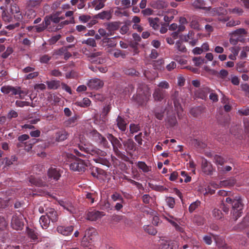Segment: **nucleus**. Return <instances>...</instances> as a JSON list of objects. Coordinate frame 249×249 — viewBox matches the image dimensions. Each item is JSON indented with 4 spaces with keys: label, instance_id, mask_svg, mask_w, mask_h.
Instances as JSON below:
<instances>
[{
    "label": "nucleus",
    "instance_id": "obj_1",
    "mask_svg": "<svg viewBox=\"0 0 249 249\" xmlns=\"http://www.w3.org/2000/svg\"><path fill=\"white\" fill-rule=\"evenodd\" d=\"M225 201L229 204L232 205V210L231 214L232 218L236 221L238 217L241 216L243 205L240 196H236L233 199L231 197H227Z\"/></svg>",
    "mask_w": 249,
    "mask_h": 249
},
{
    "label": "nucleus",
    "instance_id": "obj_2",
    "mask_svg": "<svg viewBox=\"0 0 249 249\" xmlns=\"http://www.w3.org/2000/svg\"><path fill=\"white\" fill-rule=\"evenodd\" d=\"M137 92V95L133 98L140 105L144 104L151 95L150 89L145 85H142V87H139Z\"/></svg>",
    "mask_w": 249,
    "mask_h": 249
},
{
    "label": "nucleus",
    "instance_id": "obj_3",
    "mask_svg": "<svg viewBox=\"0 0 249 249\" xmlns=\"http://www.w3.org/2000/svg\"><path fill=\"white\" fill-rule=\"evenodd\" d=\"M107 137L112 144L113 150L115 154L118 158L123 159L124 155L119 150V148H121L122 146V143L120 141L111 134H107Z\"/></svg>",
    "mask_w": 249,
    "mask_h": 249
},
{
    "label": "nucleus",
    "instance_id": "obj_4",
    "mask_svg": "<svg viewBox=\"0 0 249 249\" xmlns=\"http://www.w3.org/2000/svg\"><path fill=\"white\" fill-rule=\"evenodd\" d=\"M87 166V162L80 159H76L70 164L71 170L81 172L85 171Z\"/></svg>",
    "mask_w": 249,
    "mask_h": 249
},
{
    "label": "nucleus",
    "instance_id": "obj_5",
    "mask_svg": "<svg viewBox=\"0 0 249 249\" xmlns=\"http://www.w3.org/2000/svg\"><path fill=\"white\" fill-rule=\"evenodd\" d=\"M24 216L21 214H16L12 216L11 220V226L16 230H21L24 225L23 223Z\"/></svg>",
    "mask_w": 249,
    "mask_h": 249
},
{
    "label": "nucleus",
    "instance_id": "obj_6",
    "mask_svg": "<svg viewBox=\"0 0 249 249\" xmlns=\"http://www.w3.org/2000/svg\"><path fill=\"white\" fill-rule=\"evenodd\" d=\"M178 95V92L175 91L174 94L172 95V98L174 102V107L178 114V118L182 117L183 115L182 108L179 103V101L177 99Z\"/></svg>",
    "mask_w": 249,
    "mask_h": 249
},
{
    "label": "nucleus",
    "instance_id": "obj_7",
    "mask_svg": "<svg viewBox=\"0 0 249 249\" xmlns=\"http://www.w3.org/2000/svg\"><path fill=\"white\" fill-rule=\"evenodd\" d=\"M166 95L165 90L160 88H155L153 93V98L155 101L161 102Z\"/></svg>",
    "mask_w": 249,
    "mask_h": 249
},
{
    "label": "nucleus",
    "instance_id": "obj_8",
    "mask_svg": "<svg viewBox=\"0 0 249 249\" xmlns=\"http://www.w3.org/2000/svg\"><path fill=\"white\" fill-rule=\"evenodd\" d=\"M104 85V82L98 78H93L89 81L88 86L91 89H98Z\"/></svg>",
    "mask_w": 249,
    "mask_h": 249
},
{
    "label": "nucleus",
    "instance_id": "obj_9",
    "mask_svg": "<svg viewBox=\"0 0 249 249\" xmlns=\"http://www.w3.org/2000/svg\"><path fill=\"white\" fill-rule=\"evenodd\" d=\"M106 30L107 31V36H112L114 32L119 28V24L117 22L106 23L104 24Z\"/></svg>",
    "mask_w": 249,
    "mask_h": 249
},
{
    "label": "nucleus",
    "instance_id": "obj_10",
    "mask_svg": "<svg viewBox=\"0 0 249 249\" xmlns=\"http://www.w3.org/2000/svg\"><path fill=\"white\" fill-rule=\"evenodd\" d=\"M104 215H105L104 212L93 210L88 212L87 219L90 221H96Z\"/></svg>",
    "mask_w": 249,
    "mask_h": 249
},
{
    "label": "nucleus",
    "instance_id": "obj_11",
    "mask_svg": "<svg viewBox=\"0 0 249 249\" xmlns=\"http://www.w3.org/2000/svg\"><path fill=\"white\" fill-rule=\"evenodd\" d=\"M149 5L154 9H164L168 7V3L161 0H152L149 3Z\"/></svg>",
    "mask_w": 249,
    "mask_h": 249
},
{
    "label": "nucleus",
    "instance_id": "obj_12",
    "mask_svg": "<svg viewBox=\"0 0 249 249\" xmlns=\"http://www.w3.org/2000/svg\"><path fill=\"white\" fill-rule=\"evenodd\" d=\"M60 176L59 171L57 169L53 167L49 169L48 171L49 181H51L52 179L57 180L59 179Z\"/></svg>",
    "mask_w": 249,
    "mask_h": 249
},
{
    "label": "nucleus",
    "instance_id": "obj_13",
    "mask_svg": "<svg viewBox=\"0 0 249 249\" xmlns=\"http://www.w3.org/2000/svg\"><path fill=\"white\" fill-rule=\"evenodd\" d=\"M73 231V226L71 225L67 227L63 226H58L57 227V231L59 233H60L65 236H68L71 234Z\"/></svg>",
    "mask_w": 249,
    "mask_h": 249
},
{
    "label": "nucleus",
    "instance_id": "obj_14",
    "mask_svg": "<svg viewBox=\"0 0 249 249\" xmlns=\"http://www.w3.org/2000/svg\"><path fill=\"white\" fill-rule=\"evenodd\" d=\"M46 215L52 222H56L58 219L57 212L53 208H48L46 210Z\"/></svg>",
    "mask_w": 249,
    "mask_h": 249
},
{
    "label": "nucleus",
    "instance_id": "obj_15",
    "mask_svg": "<svg viewBox=\"0 0 249 249\" xmlns=\"http://www.w3.org/2000/svg\"><path fill=\"white\" fill-rule=\"evenodd\" d=\"M69 133L65 130H60L55 133V140L57 142L63 141L67 139Z\"/></svg>",
    "mask_w": 249,
    "mask_h": 249
},
{
    "label": "nucleus",
    "instance_id": "obj_16",
    "mask_svg": "<svg viewBox=\"0 0 249 249\" xmlns=\"http://www.w3.org/2000/svg\"><path fill=\"white\" fill-rule=\"evenodd\" d=\"M209 92L210 89L209 88L203 87L196 90V94L198 98L202 99H205Z\"/></svg>",
    "mask_w": 249,
    "mask_h": 249
},
{
    "label": "nucleus",
    "instance_id": "obj_17",
    "mask_svg": "<svg viewBox=\"0 0 249 249\" xmlns=\"http://www.w3.org/2000/svg\"><path fill=\"white\" fill-rule=\"evenodd\" d=\"M60 205L70 213L74 214L76 213V210L70 202H67L63 201L59 202Z\"/></svg>",
    "mask_w": 249,
    "mask_h": 249
},
{
    "label": "nucleus",
    "instance_id": "obj_18",
    "mask_svg": "<svg viewBox=\"0 0 249 249\" xmlns=\"http://www.w3.org/2000/svg\"><path fill=\"white\" fill-rule=\"evenodd\" d=\"M102 44L108 47H114L117 45V42L115 40V37H105L101 40Z\"/></svg>",
    "mask_w": 249,
    "mask_h": 249
},
{
    "label": "nucleus",
    "instance_id": "obj_19",
    "mask_svg": "<svg viewBox=\"0 0 249 249\" xmlns=\"http://www.w3.org/2000/svg\"><path fill=\"white\" fill-rule=\"evenodd\" d=\"M1 91L4 94H8L11 93L13 95H16L18 93H19V91L12 86H5L1 88Z\"/></svg>",
    "mask_w": 249,
    "mask_h": 249
},
{
    "label": "nucleus",
    "instance_id": "obj_20",
    "mask_svg": "<svg viewBox=\"0 0 249 249\" xmlns=\"http://www.w3.org/2000/svg\"><path fill=\"white\" fill-rule=\"evenodd\" d=\"M123 144L125 147V151L128 153L129 151H135L136 143L132 139H128L123 142Z\"/></svg>",
    "mask_w": 249,
    "mask_h": 249
},
{
    "label": "nucleus",
    "instance_id": "obj_21",
    "mask_svg": "<svg viewBox=\"0 0 249 249\" xmlns=\"http://www.w3.org/2000/svg\"><path fill=\"white\" fill-rule=\"evenodd\" d=\"M202 168L203 172L207 175L211 174L213 172L212 165L206 160L202 162Z\"/></svg>",
    "mask_w": 249,
    "mask_h": 249
},
{
    "label": "nucleus",
    "instance_id": "obj_22",
    "mask_svg": "<svg viewBox=\"0 0 249 249\" xmlns=\"http://www.w3.org/2000/svg\"><path fill=\"white\" fill-rule=\"evenodd\" d=\"M50 220L46 215H42L39 219V223L41 227L44 229H46L50 224Z\"/></svg>",
    "mask_w": 249,
    "mask_h": 249
},
{
    "label": "nucleus",
    "instance_id": "obj_23",
    "mask_svg": "<svg viewBox=\"0 0 249 249\" xmlns=\"http://www.w3.org/2000/svg\"><path fill=\"white\" fill-rule=\"evenodd\" d=\"M117 124L121 130L123 131L125 130L126 122L122 117L118 116L117 119Z\"/></svg>",
    "mask_w": 249,
    "mask_h": 249
},
{
    "label": "nucleus",
    "instance_id": "obj_24",
    "mask_svg": "<svg viewBox=\"0 0 249 249\" xmlns=\"http://www.w3.org/2000/svg\"><path fill=\"white\" fill-rule=\"evenodd\" d=\"M192 6L196 9L205 8V2L203 0H195L192 2Z\"/></svg>",
    "mask_w": 249,
    "mask_h": 249
},
{
    "label": "nucleus",
    "instance_id": "obj_25",
    "mask_svg": "<svg viewBox=\"0 0 249 249\" xmlns=\"http://www.w3.org/2000/svg\"><path fill=\"white\" fill-rule=\"evenodd\" d=\"M107 0H94L92 5L96 10H100L105 6V2Z\"/></svg>",
    "mask_w": 249,
    "mask_h": 249
},
{
    "label": "nucleus",
    "instance_id": "obj_26",
    "mask_svg": "<svg viewBox=\"0 0 249 249\" xmlns=\"http://www.w3.org/2000/svg\"><path fill=\"white\" fill-rule=\"evenodd\" d=\"M29 181L31 184L39 187L45 186L46 185V183L43 182L42 180L36 178L32 176L30 178Z\"/></svg>",
    "mask_w": 249,
    "mask_h": 249
},
{
    "label": "nucleus",
    "instance_id": "obj_27",
    "mask_svg": "<svg viewBox=\"0 0 249 249\" xmlns=\"http://www.w3.org/2000/svg\"><path fill=\"white\" fill-rule=\"evenodd\" d=\"M110 109L111 107L109 105H107L103 108L102 113L101 114V118H102L103 122H105L107 120L106 116L108 113L110 111Z\"/></svg>",
    "mask_w": 249,
    "mask_h": 249
},
{
    "label": "nucleus",
    "instance_id": "obj_28",
    "mask_svg": "<svg viewBox=\"0 0 249 249\" xmlns=\"http://www.w3.org/2000/svg\"><path fill=\"white\" fill-rule=\"evenodd\" d=\"M203 108L201 107H197L192 108L190 110V113L194 117H197L203 112Z\"/></svg>",
    "mask_w": 249,
    "mask_h": 249
},
{
    "label": "nucleus",
    "instance_id": "obj_29",
    "mask_svg": "<svg viewBox=\"0 0 249 249\" xmlns=\"http://www.w3.org/2000/svg\"><path fill=\"white\" fill-rule=\"evenodd\" d=\"M159 21V19L158 18H148V21L149 22L150 26L152 27L155 30H157L159 27V25L158 24Z\"/></svg>",
    "mask_w": 249,
    "mask_h": 249
},
{
    "label": "nucleus",
    "instance_id": "obj_30",
    "mask_svg": "<svg viewBox=\"0 0 249 249\" xmlns=\"http://www.w3.org/2000/svg\"><path fill=\"white\" fill-rule=\"evenodd\" d=\"M214 162L217 165L220 166V167H222V166L227 162L226 159L219 155H215L214 157Z\"/></svg>",
    "mask_w": 249,
    "mask_h": 249
},
{
    "label": "nucleus",
    "instance_id": "obj_31",
    "mask_svg": "<svg viewBox=\"0 0 249 249\" xmlns=\"http://www.w3.org/2000/svg\"><path fill=\"white\" fill-rule=\"evenodd\" d=\"M166 121L171 126L175 125L177 123L176 117L174 114L172 115H168L166 119Z\"/></svg>",
    "mask_w": 249,
    "mask_h": 249
},
{
    "label": "nucleus",
    "instance_id": "obj_32",
    "mask_svg": "<svg viewBox=\"0 0 249 249\" xmlns=\"http://www.w3.org/2000/svg\"><path fill=\"white\" fill-rule=\"evenodd\" d=\"M91 154L92 155H97L101 157H105L106 156L107 153L106 152L101 150L97 148H93L91 149Z\"/></svg>",
    "mask_w": 249,
    "mask_h": 249
},
{
    "label": "nucleus",
    "instance_id": "obj_33",
    "mask_svg": "<svg viewBox=\"0 0 249 249\" xmlns=\"http://www.w3.org/2000/svg\"><path fill=\"white\" fill-rule=\"evenodd\" d=\"M46 84L50 89H56L59 87V82L58 81H47Z\"/></svg>",
    "mask_w": 249,
    "mask_h": 249
},
{
    "label": "nucleus",
    "instance_id": "obj_34",
    "mask_svg": "<svg viewBox=\"0 0 249 249\" xmlns=\"http://www.w3.org/2000/svg\"><path fill=\"white\" fill-rule=\"evenodd\" d=\"M155 116L158 119L161 120L163 118V114L164 109L163 108L160 109L159 108H156L154 111Z\"/></svg>",
    "mask_w": 249,
    "mask_h": 249
},
{
    "label": "nucleus",
    "instance_id": "obj_35",
    "mask_svg": "<svg viewBox=\"0 0 249 249\" xmlns=\"http://www.w3.org/2000/svg\"><path fill=\"white\" fill-rule=\"evenodd\" d=\"M76 122V117H72L69 118L64 122V124L67 127H72L75 125Z\"/></svg>",
    "mask_w": 249,
    "mask_h": 249
},
{
    "label": "nucleus",
    "instance_id": "obj_36",
    "mask_svg": "<svg viewBox=\"0 0 249 249\" xmlns=\"http://www.w3.org/2000/svg\"><path fill=\"white\" fill-rule=\"evenodd\" d=\"M137 166L144 172L147 173L150 171V168L144 162L138 161L137 163Z\"/></svg>",
    "mask_w": 249,
    "mask_h": 249
},
{
    "label": "nucleus",
    "instance_id": "obj_37",
    "mask_svg": "<svg viewBox=\"0 0 249 249\" xmlns=\"http://www.w3.org/2000/svg\"><path fill=\"white\" fill-rule=\"evenodd\" d=\"M176 47L178 51L182 53L186 52L187 51L185 45H183L182 42L179 40L176 42Z\"/></svg>",
    "mask_w": 249,
    "mask_h": 249
},
{
    "label": "nucleus",
    "instance_id": "obj_38",
    "mask_svg": "<svg viewBox=\"0 0 249 249\" xmlns=\"http://www.w3.org/2000/svg\"><path fill=\"white\" fill-rule=\"evenodd\" d=\"M36 142V140L35 139H33L29 140L25 143V150L29 151L32 148L34 144Z\"/></svg>",
    "mask_w": 249,
    "mask_h": 249
},
{
    "label": "nucleus",
    "instance_id": "obj_39",
    "mask_svg": "<svg viewBox=\"0 0 249 249\" xmlns=\"http://www.w3.org/2000/svg\"><path fill=\"white\" fill-rule=\"evenodd\" d=\"M110 17V12L107 11H104L98 14V18L102 19H109Z\"/></svg>",
    "mask_w": 249,
    "mask_h": 249
},
{
    "label": "nucleus",
    "instance_id": "obj_40",
    "mask_svg": "<svg viewBox=\"0 0 249 249\" xmlns=\"http://www.w3.org/2000/svg\"><path fill=\"white\" fill-rule=\"evenodd\" d=\"M77 105L82 107H88L90 104V101L88 98H84L82 101L77 102Z\"/></svg>",
    "mask_w": 249,
    "mask_h": 249
},
{
    "label": "nucleus",
    "instance_id": "obj_41",
    "mask_svg": "<svg viewBox=\"0 0 249 249\" xmlns=\"http://www.w3.org/2000/svg\"><path fill=\"white\" fill-rule=\"evenodd\" d=\"M82 43L83 44H86L90 46L95 47L96 46V43L95 40L94 38H89L87 40H84L82 41Z\"/></svg>",
    "mask_w": 249,
    "mask_h": 249
},
{
    "label": "nucleus",
    "instance_id": "obj_42",
    "mask_svg": "<svg viewBox=\"0 0 249 249\" xmlns=\"http://www.w3.org/2000/svg\"><path fill=\"white\" fill-rule=\"evenodd\" d=\"M200 204V202L198 200H196L195 202L192 203L189 207V210L191 213L193 212Z\"/></svg>",
    "mask_w": 249,
    "mask_h": 249
},
{
    "label": "nucleus",
    "instance_id": "obj_43",
    "mask_svg": "<svg viewBox=\"0 0 249 249\" xmlns=\"http://www.w3.org/2000/svg\"><path fill=\"white\" fill-rule=\"evenodd\" d=\"M40 2V0H29L28 2V5L31 8H34L39 6Z\"/></svg>",
    "mask_w": 249,
    "mask_h": 249
},
{
    "label": "nucleus",
    "instance_id": "obj_44",
    "mask_svg": "<svg viewBox=\"0 0 249 249\" xmlns=\"http://www.w3.org/2000/svg\"><path fill=\"white\" fill-rule=\"evenodd\" d=\"M193 61L196 66H199L204 63L205 59L201 57H196L193 59Z\"/></svg>",
    "mask_w": 249,
    "mask_h": 249
},
{
    "label": "nucleus",
    "instance_id": "obj_45",
    "mask_svg": "<svg viewBox=\"0 0 249 249\" xmlns=\"http://www.w3.org/2000/svg\"><path fill=\"white\" fill-rule=\"evenodd\" d=\"M164 63V61L162 59H160L157 61H156L153 63V66L156 69L158 70H161L163 67L162 65Z\"/></svg>",
    "mask_w": 249,
    "mask_h": 249
},
{
    "label": "nucleus",
    "instance_id": "obj_46",
    "mask_svg": "<svg viewBox=\"0 0 249 249\" xmlns=\"http://www.w3.org/2000/svg\"><path fill=\"white\" fill-rule=\"evenodd\" d=\"M31 28L32 29H33L34 30H35L36 32L38 33L44 31L46 28L42 23L35 26H33Z\"/></svg>",
    "mask_w": 249,
    "mask_h": 249
},
{
    "label": "nucleus",
    "instance_id": "obj_47",
    "mask_svg": "<svg viewBox=\"0 0 249 249\" xmlns=\"http://www.w3.org/2000/svg\"><path fill=\"white\" fill-rule=\"evenodd\" d=\"M228 10L230 13L236 14L238 15H241L243 12L242 9L238 7H235L233 9H229Z\"/></svg>",
    "mask_w": 249,
    "mask_h": 249
},
{
    "label": "nucleus",
    "instance_id": "obj_48",
    "mask_svg": "<svg viewBox=\"0 0 249 249\" xmlns=\"http://www.w3.org/2000/svg\"><path fill=\"white\" fill-rule=\"evenodd\" d=\"M158 88L161 89H168L170 88V85L168 82L166 81H162L159 83L158 85Z\"/></svg>",
    "mask_w": 249,
    "mask_h": 249
},
{
    "label": "nucleus",
    "instance_id": "obj_49",
    "mask_svg": "<svg viewBox=\"0 0 249 249\" xmlns=\"http://www.w3.org/2000/svg\"><path fill=\"white\" fill-rule=\"evenodd\" d=\"M232 169V167L230 165H226L225 167H220L218 166V171L222 173H226L230 171Z\"/></svg>",
    "mask_w": 249,
    "mask_h": 249
},
{
    "label": "nucleus",
    "instance_id": "obj_50",
    "mask_svg": "<svg viewBox=\"0 0 249 249\" xmlns=\"http://www.w3.org/2000/svg\"><path fill=\"white\" fill-rule=\"evenodd\" d=\"M144 230L149 234L155 235L157 233V231L152 226L144 227Z\"/></svg>",
    "mask_w": 249,
    "mask_h": 249
},
{
    "label": "nucleus",
    "instance_id": "obj_51",
    "mask_svg": "<svg viewBox=\"0 0 249 249\" xmlns=\"http://www.w3.org/2000/svg\"><path fill=\"white\" fill-rule=\"evenodd\" d=\"M247 34V32L244 29L240 28L237 29L232 33V36L235 37H238L240 35H243Z\"/></svg>",
    "mask_w": 249,
    "mask_h": 249
},
{
    "label": "nucleus",
    "instance_id": "obj_52",
    "mask_svg": "<svg viewBox=\"0 0 249 249\" xmlns=\"http://www.w3.org/2000/svg\"><path fill=\"white\" fill-rule=\"evenodd\" d=\"M213 214L217 219H221L222 217V213L218 209H214L213 211Z\"/></svg>",
    "mask_w": 249,
    "mask_h": 249
},
{
    "label": "nucleus",
    "instance_id": "obj_53",
    "mask_svg": "<svg viewBox=\"0 0 249 249\" xmlns=\"http://www.w3.org/2000/svg\"><path fill=\"white\" fill-rule=\"evenodd\" d=\"M66 49H68V48L67 47H62L60 49L55 51L53 53V55H64V53L66 51Z\"/></svg>",
    "mask_w": 249,
    "mask_h": 249
},
{
    "label": "nucleus",
    "instance_id": "obj_54",
    "mask_svg": "<svg viewBox=\"0 0 249 249\" xmlns=\"http://www.w3.org/2000/svg\"><path fill=\"white\" fill-rule=\"evenodd\" d=\"M194 36V32L190 31L189 32L188 34L187 35L184 36L183 39L185 42H189L190 40L193 39Z\"/></svg>",
    "mask_w": 249,
    "mask_h": 249
},
{
    "label": "nucleus",
    "instance_id": "obj_55",
    "mask_svg": "<svg viewBox=\"0 0 249 249\" xmlns=\"http://www.w3.org/2000/svg\"><path fill=\"white\" fill-rule=\"evenodd\" d=\"M113 55L116 58L121 57L122 58H124L125 57L126 53L122 52L121 50H116L115 52L114 53Z\"/></svg>",
    "mask_w": 249,
    "mask_h": 249
},
{
    "label": "nucleus",
    "instance_id": "obj_56",
    "mask_svg": "<svg viewBox=\"0 0 249 249\" xmlns=\"http://www.w3.org/2000/svg\"><path fill=\"white\" fill-rule=\"evenodd\" d=\"M140 130V127L139 125L131 124L130 125V131L131 133H136Z\"/></svg>",
    "mask_w": 249,
    "mask_h": 249
},
{
    "label": "nucleus",
    "instance_id": "obj_57",
    "mask_svg": "<svg viewBox=\"0 0 249 249\" xmlns=\"http://www.w3.org/2000/svg\"><path fill=\"white\" fill-rule=\"evenodd\" d=\"M124 73L126 74L130 75H138L139 73L135 69L132 68L125 69L124 70Z\"/></svg>",
    "mask_w": 249,
    "mask_h": 249
},
{
    "label": "nucleus",
    "instance_id": "obj_58",
    "mask_svg": "<svg viewBox=\"0 0 249 249\" xmlns=\"http://www.w3.org/2000/svg\"><path fill=\"white\" fill-rule=\"evenodd\" d=\"M2 18L6 22H10L12 20V17L8 14L5 11H3L2 14Z\"/></svg>",
    "mask_w": 249,
    "mask_h": 249
},
{
    "label": "nucleus",
    "instance_id": "obj_59",
    "mask_svg": "<svg viewBox=\"0 0 249 249\" xmlns=\"http://www.w3.org/2000/svg\"><path fill=\"white\" fill-rule=\"evenodd\" d=\"M52 18H51V16H46L44 18V21L42 23L47 28L49 25H50L51 23Z\"/></svg>",
    "mask_w": 249,
    "mask_h": 249
},
{
    "label": "nucleus",
    "instance_id": "obj_60",
    "mask_svg": "<svg viewBox=\"0 0 249 249\" xmlns=\"http://www.w3.org/2000/svg\"><path fill=\"white\" fill-rule=\"evenodd\" d=\"M61 36L60 35H57L52 36L49 39V42L51 44H53L56 43L60 38Z\"/></svg>",
    "mask_w": 249,
    "mask_h": 249
},
{
    "label": "nucleus",
    "instance_id": "obj_61",
    "mask_svg": "<svg viewBox=\"0 0 249 249\" xmlns=\"http://www.w3.org/2000/svg\"><path fill=\"white\" fill-rule=\"evenodd\" d=\"M10 12L12 14L18 13L19 12V8L16 4H12L10 7Z\"/></svg>",
    "mask_w": 249,
    "mask_h": 249
},
{
    "label": "nucleus",
    "instance_id": "obj_62",
    "mask_svg": "<svg viewBox=\"0 0 249 249\" xmlns=\"http://www.w3.org/2000/svg\"><path fill=\"white\" fill-rule=\"evenodd\" d=\"M46 89V86L44 84H36L34 86V89L36 91L43 90Z\"/></svg>",
    "mask_w": 249,
    "mask_h": 249
},
{
    "label": "nucleus",
    "instance_id": "obj_63",
    "mask_svg": "<svg viewBox=\"0 0 249 249\" xmlns=\"http://www.w3.org/2000/svg\"><path fill=\"white\" fill-rule=\"evenodd\" d=\"M51 59V57L47 54L42 55L40 58V61L43 63H47Z\"/></svg>",
    "mask_w": 249,
    "mask_h": 249
},
{
    "label": "nucleus",
    "instance_id": "obj_64",
    "mask_svg": "<svg viewBox=\"0 0 249 249\" xmlns=\"http://www.w3.org/2000/svg\"><path fill=\"white\" fill-rule=\"evenodd\" d=\"M13 52V49L11 47H8L6 50V51L5 52H4L2 54V57L4 58H6L7 57H8V56L11 54Z\"/></svg>",
    "mask_w": 249,
    "mask_h": 249
}]
</instances>
